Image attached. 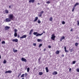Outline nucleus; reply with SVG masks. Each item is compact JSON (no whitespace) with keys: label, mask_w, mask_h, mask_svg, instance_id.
Instances as JSON below:
<instances>
[{"label":"nucleus","mask_w":79,"mask_h":79,"mask_svg":"<svg viewBox=\"0 0 79 79\" xmlns=\"http://www.w3.org/2000/svg\"><path fill=\"white\" fill-rule=\"evenodd\" d=\"M33 35H36V37H38V36H41V35H43V33H38V32H34L33 33Z\"/></svg>","instance_id":"nucleus-1"},{"label":"nucleus","mask_w":79,"mask_h":79,"mask_svg":"<svg viewBox=\"0 0 79 79\" xmlns=\"http://www.w3.org/2000/svg\"><path fill=\"white\" fill-rule=\"evenodd\" d=\"M13 17H14V15L13 14H10L8 16V18L11 20H13Z\"/></svg>","instance_id":"nucleus-2"},{"label":"nucleus","mask_w":79,"mask_h":79,"mask_svg":"<svg viewBox=\"0 0 79 79\" xmlns=\"http://www.w3.org/2000/svg\"><path fill=\"white\" fill-rule=\"evenodd\" d=\"M5 21L6 22V23H9V22H10V21H11V20L9 18H7L6 19Z\"/></svg>","instance_id":"nucleus-3"},{"label":"nucleus","mask_w":79,"mask_h":79,"mask_svg":"<svg viewBox=\"0 0 79 79\" xmlns=\"http://www.w3.org/2000/svg\"><path fill=\"white\" fill-rule=\"evenodd\" d=\"M56 37V36H55V34H53L52 35V37H51V39L54 40H55V38Z\"/></svg>","instance_id":"nucleus-4"},{"label":"nucleus","mask_w":79,"mask_h":79,"mask_svg":"<svg viewBox=\"0 0 79 79\" xmlns=\"http://www.w3.org/2000/svg\"><path fill=\"white\" fill-rule=\"evenodd\" d=\"M21 60L22 61H24V62H25V63L27 62V60H26V59L23 57L21 58Z\"/></svg>","instance_id":"nucleus-5"},{"label":"nucleus","mask_w":79,"mask_h":79,"mask_svg":"<svg viewBox=\"0 0 79 79\" xmlns=\"http://www.w3.org/2000/svg\"><path fill=\"white\" fill-rule=\"evenodd\" d=\"M27 36V35H24L20 37V39H24V38H26Z\"/></svg>","instance_id":"nucleus-6"},{"label":"nucleus","mask_w":79,"mask_h":79,"mask_svg":"<svg viewBox=\"0 0 79 79\" xmlns=\"http://www.w3.org/2000/svg\"><path fill=\"white\" fill-rule=\"evenodd\" d=\"M10 28V27L6 26L5 27V29L6 30H8V29H9Z\"/></svg>","instance_id":"nucleus-7"},{"label":"nucleus","mask_w":79,"mask_h":79,"mask_svg":"<svg viewBox=\"0 0 79 79\" xmlns=\"http://www.w3.org/2000/svg\"><path fill=\"white\" fill-rule=\"evenodd\" d=\"M12 42H18V39H13L12 40Z\"/></svg>","instance_id":"nucleus-8"},{"label":"nucleus","mask_w":79,"mask_h":79,"mask_svg":"<svg viewBox=\"0 0 79 79\" xmlns=\"http://www.w3.org/2000/svg\"><path fill=\"white\" fill-rule=\"evenodd\" d=\"M41 59V57H40L38 59V62L40 64L42 63V62H40V61Z\"/></svg>","instance_id":"nucleus-9"},{"label":"nucleus","mask_w":79,"mask_h":79,"mask_svg":"<svg viewBox=\"0 0 79 79\" xmlns=\"http://www.w3.org/2000/svg\"><path fill=\"white\" fill-rule=\"evenodd\" d=\"M12 73V71L11 70H9L8 71H6L5 72V74H6V73Z\"/></svg>","instance_id":"nucleus-10"},{"label":"nucleus","mask_w":79,"mask_h":79,"mask_svg":"<svg viewBox=\"0 0 79 79\" xmlns=\"http://www.w3.org/2000/svg\"><path fill=\"white\" fill-rule=\"evenodd\" d=\"M4 11L5 13H4V14H5V13H6V14H8V13H9V12L8 11V10H5Z\"/></svg>","instance_id":"nucleus-11"},{"label":"nucleus","mask_w":79,"mask_h":79,"mask_svg":"<svg viewBox=\"0 0 79 79\" xmlns=\"http://www.w3.org/2000/svg\"><path fill=\"white\" fill-rule=\"evenodd\" d=\"M58 74V73L56 71L53 72V73H52V74L53 75H56V74Z\"/></svg>","instance_id":"nucleus-12"},{"label":"nucleus","mask_w":79,"mask_h":79,"mask_svg":"<svg viewBox=\"0 0 79 79\" xmlns=\"http://www.w3.org/2000/svg\"><path fill=\"white\" fill-rule=\"evenodd\" d=\"M35 2V0H30L29 1V3H34Z\"/></svg>","instance_id":"nucleus-13"},{"label":"nucleus","mask_w":79,"mask_h":79,"mask_svg":"<svg viewBox=\"0 0 79 79\" xmlns=\"http://www.w3.org/2000/svg\"><path fill=\"white\" fill-rule=\"evenodd\" d=\"M33 30H34L33 29H31V30L30 31L29 33L30 35H31V34H32V32H33Z\"/></svg>","instance_id":"nucleus-14"},{"label":"nucleus","mask_w":79,"mask_h":79,"mask_svg":"<svg viewBox=\"0 0 79 79\" xmlns=\"http://www.w3.org/2000/svg\"><path fill=\"white\" fill-rule=\"evenodd\" d=\"M65 37H64V36H62L61 38V39L60 40V41H62V40H63V39H65Z\"/></svg>","instance_id":"nucleus-15"},{"label":"nucleus","mask_w":79,"mask_h":79,"mask_svg":"<svg viewBox=\"0 0 79 79\" xmlns=\"http://www.w3.org/2000/svg\"><path fill=\"white\" fill-rule=\"evenodd\" d=\"M38 20V17H36L35 18V19L34 20V22H35V21H37V20Z\"/></svg>","instance_id":"nucleus-16"},{"label":"nucleus","mask_w":79,"mask_h":79,"mask_svg":"<svg viewBox=\"0 0 79 79\" xmlns=\"http://www.w3.org/2000/svg\"><path fill=\"white\" fill-rule=\"evenodd\" d=\"M13 51L14 53H16L17 52H18V50H15L14 48L13 49Z\"/></svg>","instance_id":"nucleus-17"},{"label":"nucleus","mask_w":79,"mask_h":79,"mask_svg":"<svg viewBox=\"0 0 79 79\" xmlns=\"http://www.w3.org/2000/svg\"><path fill=\"white\" fill-rule=\"evenodd\" d=\"M45 69L46 71V73H48V67H46Z\"/></svg>","instance_id":"nucleus-18"},{"label":"nucleus","mask_w":79,"mask_h":79,"mask_svg":"<svg viewBox=\"0 0 79 79\" xmlns=\"http://www.w3.org/2000/svg\"><path fill=\"white\" fill-rule=\"evenodd\" d=\"M79 5V3L77 2V3H76L75 4V5H74V7H76V6L77 5Z\"/></svg>","instance_id":"nucleus-19"},{"label":"nucleus","mask_w":79,"mask_h":79,"mask_svg":"<svg viewBox=\"0 0 79 79\" xmlns=\"http://www.w3.org/2000/svg\"><path fill=\"white\" fill-rule=\"evenodd\" d=\"M60 53V51H57L56 52V54H59Z\"/></svg>","instance_id":"nucleus-20"},{"label":"nucleus","mask_w":79,"mask_h":79,"mask_svg":"<svg viewBox=\"0 0 79 79\" xmlns=\"http://www.w3.org/2000/svg\"><path fill=\"white\" fill-rule=\"evenodd\" d=\"M17 33H14L15 37H17Z\"/></svg>","instance_id":"nucleus-21"},{"label":"nucleus","mask_w":79,"mask_h":79,"mask_svg":"<svg viewBox=\"0 0 79 79\" xmlns=\"http://www.w3.org/2000/svg\"><path fill=\"white\" fill-rule=\"evenodd\" d=\"M42 74H43V73L42 72H40L39 73V75H42Z\"/></svg>","instance_id":"nucleus-22"},{"label":"nucleus","mask_w":79,"mask_h":79,"mask_svg":"<svg viewBox=\"0 0 79 79\" xmlns=\"http://www.w3.org/2000/svg\"><path fill=\"white\" fill-rule=\"evenodd\" d=\"M21 73H20L19 74L18 76V77H19V76H21Z\"/></svg>","instance_id":"nucleus-23"},{"label":"nucleus","mask_w":79,"mask_h":79,"mask_svg":"<svg viewBox=\"0 0 79 79\" xmlns=\"http://www.w3.org/2000/svg\"><path fill=\"white\" fill-rule=\"evenodd\" d=\"M53 19L52 18V17H51L49 19V20L50 21H52V20Z\"/></svg>","instance_id":"nucleus-24"},{"label":"nucleus","mask_w":79,"mask_h":79,"mask_svg":"<svg viewBox=\"0 0 79 79\" xmlns=\"http://www.w3.org/2000/svg\"><path fill=\"white\" fill-rule=\"evenodd\" d=\"M75 9V7L73 6V8H72V11L73 12L74 11V9Z\"/></svg>","instance_id":"nucleus-25"},{"label":"nucleus","mask_w":79,"mask_h":79,"mask_svg":"<svg viewBox=\"0 0 79 79\" xmlns=\"http://www.w3.org/2000/svg\"><path fill=\"white\" fill-rule=\"evenodd\" d=\"M30 70V69L29 68H27V72L28 73V72H29V70Z\"/></svg>","instance_id":"nucleus-26"},{"label":"nucleus","mask_w":79,"mask_h":79,"mask_svg":"<svg viewBox=\"0 0 79 79\" xmlns=\"http://www.w3.org/2000/svg\"><path fill=\"white\" fill-rule=\"evenodd\" d=\"M42 44H40L39 45V48H40V47H42Z\"/></svg>","instance_id":"nucleus-27"},{"label":"nucleus","mask_w":79,"mask_h":79,"mask_svg":"<svg viewBox=\"0 0 79 79\" xmlns=\"http://www.w3.org/2000/svg\"><path fill=\"white\" fill-rule=\"evenodd\" d=\"M21 77H24V74H23L21 76Z\"/></svg>","instance_id":"nucleus-28"},{"label":"nucleus","mask_w":79,"mask_h":79,"mask_svg":"<svg viewBox=\"0 0 79 79\" xmlns=\"http://www.w3.org/2000/svg\"><path fill=\"white\" fill-rule=\"evenodd\" d=\"M46 3L47 4H49V3H50V2L49 1H48L47 2H46Z\"/></svg>","instance_id":"nucleus-29"},{"label":"nucleus","mask_w":79,"mask_h":79,"mask_svg":"<svg viewBox=\"0 0 79 79\" xmlns=\"http://www.w3.org/2000/svg\"><path fill=\"white\" fill-rule=\"evenodd\" d=\"M18 30L16 29H14V31H15V33H16V32H17Z\"/></svg>","instance_id":"nucleus-30"},{"label":"nucleus","mask_w":79,"mask_h":79,"mask_svg":"<svg viewBox=\"0 0 79 79\" xmlns=\"http://www.w3.org/2000/svg\"><path fill=\"white\" fill-rule=\"evenodd\" d=\"M2 44H5V41H3L2 42Z\"/></svg>","instance_id":"nucleus-31"},{"label":"nucleus","mask_w":79,"mask_h":79,"mask_svg":"<svg viewBox=\"0 0 79 79\" xmlns=\"http://www.w3.org/2000/svg\"><path fill=\"white\" fill-rule=\"evenodd\" d=\"M40 23H41V22H40V20H39L38 21V24H40Z\"/></svg>","instance_id":"nucleus-32"},{"label":"nucleus","mask_w":79,"mask_h":79,"mask_svg":"<svg viewBox=\"0 0 79 79\" xmlns=\"http://www.w3.org/2000/svg\"><path fill=\"white\" fill-rule=\"evenodd\" d=\"M75 45L76 47H77V45H78V43H76L75 44Z\"/></svg>","instance_id":"nucleus-33"},{"label":"nucleus","mask_w":79,"mask_h":79,"mask_svg":"<svg viewBox=\"0 0 79 79\" xmlns=\"http://www.w3.org/2000/svg\"><path fill=\"white\" fill-rule=\"evenodd\" d=\"M6 63V60H4L3 61V63H4L5 64Z\"/></svg>","instance_id":"nucleus-34"},{"label":"nucleus","mask_w":79,"mask_h":79,"mask_svg":"<svg viewBox=\"0 0 79 79\" xmlns=\"http://www.w3.org/2000/svg\"><path fill=\"white\" fill-rule=\"evenodd\" d=\"M27 75H28V74L27 73H25V76H27Z\"/></svg>","instance_id":"nucleus-35"},{"label":"nucleus","mask_w":79,"mask_h":79,"mask_svg":"<svg viewBox=\"0 0 79 79\" xmlns=\"http://www.w3.org/2000/svg\"><path fill=\"white\" fill-rule=\"evenodd\" d=\"M62 23L63 24H65V22H64V21H63Z\"/></svg>","instance_id":"nucleus-36"},{"label":"nucleus","mask_w":79,"mask_h":79,"mask_svg":"<svg viewBox=\"0 0 79 79\" xmlns=\"http://www.w3.org/2000/svg\"><path fill=\"white\" fill-rule=\"evenodd\" d=\"M37 41H38V42H40V41H41V40L39 39H38Z\"/></svg>","instance_id":"nucleus-37"},{"label":"nucleus","mask_w":79,"mask_h":79,"mask_svg":"<svg viewBox=\"0 0 79 79\" xmlns=\"http://www.w3.org/2000/svg\"><path fill=\"white\" fill-rule=\"evenodd\" d=\"M76 61H73V64H75V63H76Z\"/></svg>","instance_id":"nucleus-38"},{"label":"nucleus","mask_w":79,"mask_h":79,"mask_svg":"<svg viewBox=\"0 0 79 79\" xmlns=\"http://www.w3.org/2000/svg\"><path fill=\"white\" fill-rule=\"evenodd\" d=\"M77 25L78 26H79V22L78 21H77Z\"/></svg>","instance_id":"nucleus-39"},{"label":"nucleus","mask_w":79,"mask_h":79,"mask_svg":"<svg viewBox=\"0 0 79 79\" xmlns=\"http://www.w3.org/2000/svg\"><path fill=\"white\" fill-rule=\"evenodd\" d=\"M76 71L77 72H79V69H76Z\"/></svg>","instance_id":"nucleus-40"},{"label":"nucleus","mask_w":79,"mask_h":79,"mask_svg":"<svg viewBox=\"0 0 79 79\" xmlns=\"http://www.w3.org/2000/svg\"><path fill=\"white\" fill-rule=\"evenodd\" d=\"M40 14H42L43 13H44V11H41L40 13Z\"/></svg>","instance_id":"nucleus-41"},{"label":"nucleus","mask_w":79,"mask_h":79,"mask_svg":"<svg viewBox=\"0 0 79 79\" xmlns=\"http://www.w3.org/2000/svg\"><path fill=\"white\" fill-rule=\"evenodd\" d=\"M33 45V46H36V44H35V43H34Z\"/></svg>","instance_id":"nucleus-42"},{"label":"nucleus","mask_w":79,"mask_h":79,"mask_svg":"<svg viewBox=\"0 0 79 79\" xmlns=\"http://www.w3.org/2000/svg\"><path fill=\"white\" fill-rule=\"evenodd\" d=\"M61 56L62 57H64V54H62L61 55Z\"/></svg>","instance_id":"nucleus-43"},{"label":"nucleus","mask_w":79,"mask_h":79,"mask_svg":"<svg viewBox=\"0 0 79 79\" xmlns=\"http://www.w3.org/2000/svg\"><path fill=\"white\" fill-rule=\"evenodd\" d=\"M73 31V29H71L70 30V32H72V31Z\"/></svg>","instance_id":"nucleus-44"},{"label":"nucleus","mask_w":79,"mask_h":79,"mask_svg":"<svg viewBox=\"0 0 79 79\" xmlns=\"http://www.w3.org/2000/svg\"><path fill=\"white\" fill-rule=\"evenodd\" d=\"M48 47L49 48H51V46H48Z\"/></svg>","instance_id":"nucleus-45"},{"label":"nucleus","mask_w":79,"mask_h":79,"mask_svg":"<svg viewBox=\"0 0 79 79\" xmlns=\"http://www.w3.org/2000/svg\"><path fill=\"white\" fill-rule=\"evenodd\" d=\"M65 52H68V51H67V50H66V49L65 50Z\"/></svg>","instance_id":"nucleus-46"},{"label":"nucleus","mask_w":79,"mask_h":79,"mask_svg":"<svg viewBox=\"0 0 79 79\" xmlns=\"http://www.w3.org/2000/svg\"><path fill=\"white\" fill-rule=\"evenodd\" d=\"M45 31H43V33H42V34H45Z\"/></svg>","instance_id":"nucleus-47"},{"label":"nucleus","mask_w":79,"mask_h":79,"mask_svg":"<svg viewBox=\"0 0 79 79\" xmlns=\"http://www.w3.org/2000/svg\"><path fill=\"white\" fill-rule=\"evenodd\" d=\"M64 50H66V47H64Z\"/></svg>","instance_id":"nucleus-48"},{"label":"nucleus","mask_w":79,"mask_h":79,"mask_svg":"<svg viewBox=\"0 0 79 79\" xmlns=\"http://www.w3.org/2000/svg\"><path fill=\"white\" fill-rule=\"evenodd\" d=\"M42 16V14H40V15H39L40 17H41V16Z\"/></svg>","instance_id":"nucleus-49"},{"label":"nucleus","mask_w":79,"mask_h":79,"mask_svg":"<svg viewBox=\"0 0 79 79\" xmlns=\"http://www.w3.org/2000/svg\"><path fill=\"white\" fill-rule=\"evenodd\" d=\"M46 50V49L45 48L44 50V52H45Z\"/></svg>","instance_id":"nucleus-50"},{"label":"nucleus","mask_w":79,"mask_h":79,"mask_svg":"<svg viewBox=\"0 0 79 79\" xmlns=\"http://www.w3.org/2000/svg\"><path fill=\"white\" fill-rule=\"evenodd\" d=\"M9 8H11V6H9Z\"/></svg>","instance_id":"nucleus-51"},{"label":"nucleus","mask_w":79,"mask_h":79,"mask_svg":"<svg viewBox=\"0 0 79 79\" xmlns=\"http://www.w3.org/2000/svg\"><path fill=\"white\" fill-rule=\"evenodd\" d=\"M19 35H18V38H19Z\"/></svg>","instance_id":"nucleus-52"},{"label":"nucleus","mask_w":79,"mask_h":79,"mask_svg":"<svg viewBox=\"0 0 79 79\" xmlns=\"http://www.w3.org/2000/svg\"><path fill=\"white\" fill-rule=\"evenodd\" d=\"M69 71H71V68L69 69Z\"/></svg>","instance_id":"nucleus-53"},{"label":"nucleus","mask_w":79,"mask_h":79,"mask_svg":"<svg viewBox=\"0 0 79 79\" xmlns=\"http://www.w3.org/2000/svg\"><path fill=\"white\" fill-rule=\"evenodd\" d=\"M2 58V57H1V56L0 55V59H1Z\"/></svg>","instance_id":"nucleus-54"},{"label":"nucleus","mask_w":79,"mask_h":79,"mask_svg":"<svg viewBox=\"0 0 79 79\" xmlns=\"http://www.w3.org/2000/svg\"><path fill=\"white\" fill-rule=\"evenodd\" d=\"M37 4H38V5H40V3H37Z\"/></svg>","instance_id":"nucleus-55"},{"label":"nucleus","mask_w":79,"mask_h":79,"mask_svg":"<svg viewBox=\"0 0 79 79\" xmlns=\"http://www.w3.org/2000/svg\"><path fill=\"white\" fill-rule=\"evenodd\" d=\"M1 41V40L0 39V42Z\"/></svg>","instance_id":"nucleus-56"},{"label":"nucleus","mask_w":79,"mask_h":79,"mask_svg":"<svg viewBox=\"0 0 79 79\" xmlns=\"http://www.w3.org/2000/svg\"><path fill=\"white\" fill-rule=\"evenodd\" d=\"M26 69H27V67L26 68Z\"/></svg>","instance_id":"nucleus-57"}]
</instances>
